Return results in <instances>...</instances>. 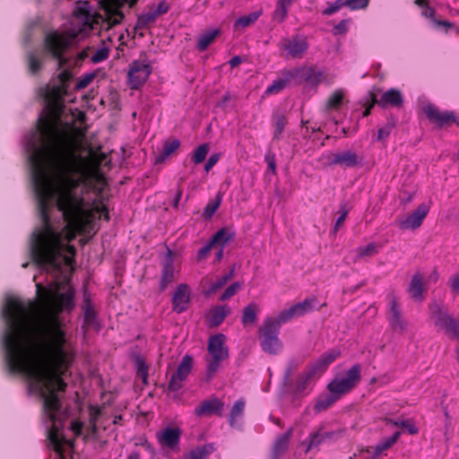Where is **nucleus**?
<instances>
[{"label":"nucleus","instance_id":"nucleus-1","mask_svg":"<svg viewBox=\"0 0 459 459\" xmlns=\"http://www.w3.org/2000/svg\"><path fill=\"white\" fill-rule=\"evenodd\" d=\"M34 162L41 171L38 190L43 199L54 198L66 221L65 238L48 221L34 235L33 254L42 262L59 265V259L70 265L74 248L68 245L76 232L89 221L90 208L75 187L87 178L99 179L96 160L85 146L83 136L75 134L56 145L39 151Z\"/></svg>","mask_w":459,"mask_h":459},{"label":"nucleus","instance_id":"nucleus-2","mask_svg":"<svg viewBox=\"0 0 459 459\" xmlns=\"http://www.w3.org/2000/svg\"><path fill=\"white\" fill-rule=\"evenodd\" d=\"M72 298L68 285H54L39 292L35 303L13 300L8 308L11 326L6 344L12 364L39 382L44 390V407L49 411L58 408L55 392L64 390L62 376L68 367L55 316Z\"/></svg>","mask_w":459,"mask_h":459},{"label":"nucleus","instance_id":"nucleus-3","mask_svg":"<svg viewBox=\"0 0 459 459\" xmlns=\"http://www.w3.org/2000/svg\"><path fill=\"white\" fill-rule=\"evenodd\" d=\"M93 20L90 17H85L82 19L79 16H75L73 23L79 26L81 23L82 27L78 30H73L71 34H60L57 32H53L48 34L45 39L46 48L55 56H57L61 54V52L72 44L75 37L80 35L81 33H87L92 28Z\"/></svg>","mask_w":459,"mask_h":459},{"label":"nucleus","instance_id":"nucleus-4","mask_svg":"<svg viewBox=\"0 0 459 459\" xmlns=\"http://www.w3.org/2000/svg\"><path fill=\"white\" fill-rule=\"evenodd\" d=\"M152 68L147 56L134 60L128 65L127 84L131 89H140L149 79Z\"/></svg>","mask_w":459,"mask_h":459},{"label":"nucleus","instance_id":"nucleus-5","mask_svg":"<svg viewBox=\"0 0 459 459\" xmlns=\"http://www.w3.org/2000/svg\"><path fill=\"white\" fill-rule=\"evenodd\" d=\"M360 379V367L353 365L347 372L346 377L332 380L327 388L334 399L352 389Z\"/></svg>","mask_w":459,"mask_h":459},{"label":"nucleus","instance_id":"nucleus-6","mask_svg":"<svg viewBox=\"0 0 459 459\" xmlns=\"http://www.w3.org/2000/svg\"><path fill=\"white\" fill-rule=\"evenodd\" d=\"M226 337L219 333L212 336L208 342V351L212 355L213 361L208 366L207 372L212 375L218 368L220 361L229 356L228 348L225 345Z\"/></svg>","mask_w":459,"mask_h":459},{"label":"nucleus","instance_id":"nucleus-7","mask_svg":"<svg viewBox=\"0 0 459 459\" xmlns=\"http://www.w3.org/2000/svg\"><path fill=\"white\" fill-rule=\"evenodd\" d=\"M193 366V357L190 355H185L176 371L172 375L169 381V388L173 390L178 389L182 383L186 380L189 375Z\"/></svg>","mask_w":459,"mask_h":459},{"label":"nucleus","instance_id":"nucleus-8","mask_svg":"<svg viewBox=\"0 0 459 459\" xmlns=\"http://www.w3.org/2000/svg\"><path fill=\"white\" fill-rule=\"evenodd\" d=\"M429 212V205L426 204H420L413 211V212L404 221L401 222V228L404 230H415L418 229L424 218Z\"/></svg>","mask_w":459,"mask_h":459},{"label":"nucleus","instance_id":"nucleus-9","mask_svg":"<svg viewBox=\"0 0 459 459\" xmlns=\"http://www.w3.org/2000/svg\"><path fill=\"white\" fill-rule=\"evenodd\" d=\"M422 111L430 122L440 127L451 123V119L453 118L452 112H440L436 107L430 104L426 105L422 108Z\"/></svg>","mask_w":459,"mask_h":459},{"label":"nucleus","instance_id":"nucleus-10","mask_svg":"<svg viewBox=\"0 0 459 459\" xmlns=\"http://www.w3.org/2000/svg\"><path fill=\"white\" fill-rule=\"evenodd\" d=\"M190 295L186 285H180L173 296V308L178 313L185 311L189 304Z\"/></svg>","mask_w":459,"mask_h":459},{"label":"nucleus","instance_id":"nucleus-11","mask_svg":"<svg viewBox=\"0 0 459 459\" xmlns=\"http://www.w3.org/2000/svg\"><path fill=\"white\" fill-rule=\"evenodd\" d=\"M403 99L402 92L397 89H390L386 91L377 101V103L382 108L389 106L400 107L403 105Z\"/></svg>","mask_w":459,"mask_h":459},{"label":"nucleus","instance_id":"nucleus-12","mask_svg":"<svg viewBox=\"0 0 459 459\" xmlns=\"http://www.w3.org/2000/svg\"><path fill=\"white\" fill-rule=\"evenodd\" d=\"M310 309V302L304 301L303 303L297 304L291 307L290 309L283 311L279 316V321L283 322L291 318L292 316H301L308 312Z\"/></svg>","mask_w":459,"mask_h":459},{"label":"nucleus","instance_id":"nucleus-13","mask_svg":"<svg viewBox=\"0 0 459 459\" xmlns=\"http://www.w3.org/2000/svg\"><path fill=\"white\" fill-rule=\"evenodd\" d=\"M180 430L178 428H167L162 431L160 437V442L169 447H175L179 441Z\"/></svg>","mask_w":459,"mask_h":459},{"label":"nucleus","instance_id":"nucleus-14","mask_svg":"<svg viewBox=\"0 0 459 459\" xmlns=\"http://www.w3.org/2000/svg\"><path fill=\"white\" fill-rule=\"evenodd\" d=\"M341 352L337 350L328 351L319 358L313 365L314 371H324L326 368L334 361Z\"/></svg>","mask_w":459,"mask_h":459},{"label":"nucleus","instance_id":"nucleus-15","mask_svg":"<svg viewBox=\"0 0 459 459\" xmlns=\"http://www.w3.org/2000/svg\"><path fill=\"white\" fill-rule=\"evenodd\" d=\"M100 4L109 18L114 17V22H117L121 19L119 13L120 0H102Z\"/></svg>","mask_w":459,"mask_h":459},{"label":"nucleus","instance_id":"nucleus-16","mask_svg":"<svg viewBox=\"0 0 459 459\" xmlns=\"http://www.w3.org/2000/svg\"><path fill=\"white\" fill-rule=\"evenodd\" d=\"M222 407V402L214 398L203 403L198 408L195 409V412L197 415L210 414L220 411Z\"/></svg>","mask_w":459,"mask_h":459},{"label":"nucleus","instance_id":"nucleus-17","mask_svg":"<svg viewBox=\"0 0 459 459\" xmlns=\"http://www.w3.org/2000/svg\"><path fill=\"white\" fill-rule=\"evenodd\" d=\"M265 325V339L263 342V347L264 350L272 352L274 351L278 343L277 338L275 336L270 335L271 329L273 327V323L270 321H266Z\"/></svg>","mask_w":459,"mask_h":459},{"label":"nucleus","instance_id":"nucleus-18","mask_svg":"<svg viewBox=\"0 0 459 459\" xmlns=\"http://www.w3.org/2000/svg\"><path fill=\"white\" fill-rule=\"evenodd\" d=\"M262 14V10L238 18L234 22V28H245L253 24Z\"/></svg>","mask_w":459,"mask_h":459},{"label":"nucleus","instance_id":"nucleus-19","mask_svg":"<svg viewBox=\"0 0 459 459\" xmlns=\"http://www.w3.org/2000/svg\"><path fill=\"white\" fill-rule=\"evenodd\" d=\"M333 162L340 165L353 166L357 164V156L354 152H345L337 154L333 159Z\"/></svg>","mask_w":459,"mask_h":459},{"label":"nucleus","instance_id":"nucleus-20","mask_svg":"<svg viewBox=\"0 0 459 459\" xmlns=\"http://www.w3.org/2000/svg\"><path fill=\"white\" fill-rule=\"evenodd\" d=\"M220 30L213 29L200 37L197 42V47L200 50H204L214 40V39L219 35Z\"/></svg>","mask_w":459,"mask_h":459},{"label":"nucleus","instance_id":"nucleus-21","mask_svg":"<svg viewBox=\"0 0 459 459\" xmlns=\"http://www.w3.org/2000/svg\"><path fill=\"white\" fill-rule=\"evenodd\" d=\"M257 318V307L254 304L247 306L243 310L242 323L244 325L254 324Z\"/></svg>","mask_w":459,"mask_h":459},{"label":"nucleus","instance_id":"nucleus-22","mask_svg":"<svg viewBox=\"0 0 459 459\" xmlns=\"http://www.w3.org/2000/svg\"><path fill=\"white\" fill-rule=\"evenodd\" d=\"M409 291L414 299H420L422 296V282L420 275H415L411 282Z\"/></svg>","mask_w":459,"mask_h":459},{"label":"nucleus","instance_id":"nucleus-23","mask_svg":"<svg viewBox=\"0 0 459 459\" xmlns=\"http://www.w3.org/2000/svg\"><path fill=\"white\" fill-rule=\"evenodd\" d=\"M228 314V308L223 307H216L212 310L211 316V323L214 325H220Z\"/></svg>","mask_w":459,"mask_h":459},{"label":"nucleus","instance_id":"nucleus-24","mask_svg":"<svg viewBox=\"0 0 459 459\" xmlns=\"http://www.w3.org/2000/svg\"><path fill=\"white\" fill-rule=\"evenodd\" d=\"M214 450L212 445H205L203 447L196 448L192 451L191 458L192 459H204L209 454H211Z\"/></svg>","mask_w":459,"mask_h":459},{"label":"nucleus","instance_id":"nucleus-25","mask_svg":"<svg viewBox=\"0 0 459 459\" xmlns=\"http://www.w3.org/2000/svg\"><path fill=\"white\" fill-rule=\"evenodd\" d=\"M209 150V145L207 143L201 144L197 147V149L195 151L193 160L195 164H199L202 161L204 160L207 152Z\"/></svg>","mask_w":459,"mask_h":459},{"label":"nucleus","instance_id":"nucleus-26","mask_svg":"<svg viewBox=\"0 0 459 459\" xmlns=\"http://www.w3.org/2000/svg\"><path fill=\"white\" fill-rule=\"evenodd\" d=\"M169 10V5L165 1H161L156 7V9L145 14V21L154 20L157 15L167 13Z\"/></svg>","mask_w":459,"mask_h":459},{"label":"nucleus","instance_id":"nucleus-27","mask_svg":"<svg viewBox=\"0 0 459 459\" xmlns=\"http://www.w3.org/2000/svg\"><path fill=\"white\" fill-rule=\"evenodd\" d=\"M221 204V198H217L211 203H209L203 212V216L205 219H210L212 217V215L215 213V212L218 210L219 206Z\"/></svg>","mask_w":459,"mask_h":459},{"label":"nucleus","instance_id":"nucleus-28","mask_svg":"<svg viewBox=\"0 0 459 459\" xmlns=\"http://www.w3.org/2000/svg\"><path fill=\"white\" fill-rule=\"evenodd\" d=\"M230 238L231 236L228 235L225 230H220L214 234L211 241L213 242V245L218 243L221 247H224Z\"/></svg>","mask_w":459,"mask_h":459},{"label":"nucleus","instance_id":"nucleus-29","mask_svg":"<svg viewBox=\"0 0 459 459\" xmlns=\"http://www.w3.org/2000/svg\"><path fill=\"white\" fill-rule=\"evenodd\" d=\"M180 145V142L178 139L172 140L170 143H166L163 145V156L164 158L169 156L175 152Z\"/></svg>","mask_w":459,"mask_h":459},{"label":"nucleus","instance_id":"nucleus-30","mask_svg":"<svg viewBox=\"0 0 459 459\" xmlns=\"http://www.w3.org/2000/svg\"><path fill=\"white\" fill-rule=\"evenodd\" d=\"M344 92L342 90H337L330 96L328 105L330 107H337L343 100Z\"/></svg>","mask_w":459,"mask_h":459},{"label":"nucleus","instance_id":"nucleus-31","mask_svg":"<svg viewBox=\"0 0 459 459\" xmlns=\"http://www.w3.org/2000/svg\"><path fill=\"white\" fill-rule=\"evenodd\" d=\"M346 6L345 0H336L331 4L327 8L323 11V14L330 15L340 10L342 7Z\"/></svg>","mask_w":459,"mask_h":459},{"label":"nucleus","instance_id":"nucleus-32","mask_svg":"<svg viewBox=\"0 0 459 459\" xmlns=\"http://www.w3.org/2000/svg\"><path fill=\"white\" fill-rule=\"evenodd\" d=\"M49 438L51 442L55 445L56 450L60 451L63 448L64 444H67L68 446H72L70 441H64L57 433H50Z\"/></svg>","mask_w":459,"mask_h":459},{"label":"nucleus","instance_id":"nucleus-33","mask_svg":"<svg viewBox=\"0 0 459 459\" xmlns=\"http://www.w3.org/2000/svg\"><path fill=\"white\" fill-rule=\"evenodd\" d=\"M295 0H280L279 4L281 6V11L277 12V15L279 16L280 22H282L288 13V6L294 2Z\"/></svg>","mask_w":459,"mask_h":459},{"label":"nucleus","instance_id":"nucleus-34","mask_svg":"<svg viewBox=\"0 0 459 459\" xmlns=\"http://www.w3.org/2000/svg\"><path fill=\"white\" fill-rule=\"evenodd\" d=\"M369 0H345L346 6L352 10L365 8Z\"/></svg>","mask_w":459,"mask_h":459},{"label":"nucleus","instance_id":"nucleus-35","mask_svg":"<svg viewBox=\"0 0 459 459\" xmlns=\"http://www.w3.org/2000/svg\"><path fill=\"white\" fill-rule=\"evenodd\" d=\"M94 78L93 74H84L82 78H80L76 83V90H82L84 89L90 82H92Z\"/></svg>","mask_w":459,"mask_h":459},{"label":"nucleus","instance_id":"nucleus-36","mask_svg":"<svg viewBox=\"0 0 459 459\" xmlns=\"http://www.w3.org/2000/svg\"><path fill=\"white\" fill-rule=\"evenodd\" d=\"M108 56V50L106 48H102L98 49L94 55L91 56V60L94 63H99L100 61L105 60Z\"/></svg>","mask_w":459,"mask_h":459},{"label":"nucleus","instance_id":"nucleus-37","mask_svg":"<svg viewBox=\"0 0 459 459\" xmlns=\"http://www.w3.org/2000/svg\"><path fill=\"white\" fill-rule=\"evenodd\" d=\"M399 436L400 433L396 432L393 436L387 437L377 446V450H383L390 447L393 444H394L397 441Z\"/></svg>","mask_w":459,"mask_h":459},{"label":"nucleus","instance_id":"nucleus-38","mask_svg":"<svg viewBox=\"0 0 459 459\" xmlns=\"http://www.w3.org/2000/svg\"><path fill=\"white\" fill-rule=\"evenodd\" d=\"M240 287L241 286L238 282H235V283L231 284L230 287L227 288V290L221 295V299L225 300V299L230 298L240 289Z\"/></svg>","mask_w":459,"mask_h":459},{"label":"nucleus","instance_id":"nucleus-39","mask_svg":"<svg viewBox=\"0 0 459 459\" xmlns=\"http://www.w3.org/2000/svg\"><path fill=\"white\" fill-rule=\"evenodd\" d=\"M307 44L304 41H294L290 47V52L293 55L303 52L307 48Z\"/></svg>","mask_w":459,"mask_h":459},{"label":"nucleus","instance_id":"nucleus-40","mask_svg":"<svg viewBox=\"0 0 459 459\" xmlns=\"http://www.w3.org/2000/svg\"><path fill=\"white\" fill-rule=\"evenodd\" d=\"M394 425L401 426V427L405 428L410 434H416V433H418V428L412 422H408V421H404V420H403V421H394Z\"/></svg>","mask_w":459,"mask_h":459},{"label":"nucleus","instance_id":"nucleus-41","mask_svg":"<svg viewBox=\"0 0 459 459\" xmlns=\"http://www.w3.org/2000/svg\"><path fill=\"white\" fill-rule=\"evenodd\" d=\"M285 84H286V82L282 81V80L273 82V84L267 88L266 92L273 93V92L279 91L285 87Z\"/></svg>","mask_w":459,"mask_h":459},{"label":"nucleus","instance_id":"nucleus-42","mask_svg":"<svg viewBox=\"0 0 459 459\" xmlns=\"http://www.w3.org/2000/svg\"><path fill=\"white\" fill-rule=\"evenodd\" d=\"M444 327L447 333L459 340V326L456 323L452 322L450 325H445Z\"/></svg>","mask_w":459,"mask_h":459},{"label":"nucleus","instance_id":"nucleus-43","mask_svg":"<svg viewBox=\"0 0 459 459\" xmlns=\"http://www.w3.org/2000/svg\"><path fill=\"white\" fill-rule=\"evenodd\" d=\"M376 251V247L373 244H369L367 247H359L357 249L359 256L367 255Z\"/></svg>","mask_w":459,"mask_h":459},{"label":"nucleus","instance_id":"nucleus-44","mask_svg":"<svg viewBox=\"0 0 459 459\" xmlns=\"http://www.w3.org/2000/svg\"><path fill=\"white\" fill-rule=\"evenodd\" d=\"M244 402L243 401H238L235 403V404L232 407L231 411V416L232 417H238L240 415L244 410Z\"/></svg>","mask_w":459,"mask_h":459},{"label":"nucleus","instance_id":"nucleus-45","mask_svg":"<svg viewBox=\"0 0 459 459\" xmlns=\"http://www.w3.org/2000/svg\"><path fill=\"white\" fill-rule=\"evenodd\" d=\"M58 113V105L55 103V105L51 108L49 117L47 118L46 123L49 125H54L56 118Z\"/></svg>","mask_w":459,"mask_h":459},{"label":"nucleus","instance_id":"nucleus-46","mask_svg":"<svg viewBox=\"0 0 459 459\" xmlns=\"http://www.w3.org/2000/svg\"><path fill=\"white\" fill-rule=\"evenodd\" d=\"M213 247V242L212 241H209L204 247H203L199 251H198V257L200 259L205 257L209 253L210 251L212 250Z\"/></svg>","mask_w":459,"mask_h":459},{"label":"nucleus","instance_id":"nucleus-47","mask_svg":"<svg viewBox=\"0 0 459 459\" xmlns=\"http://www.w3.org/2000/svg\"><path fill=\"white\" fill-rule=\"evenodd\" d=\"M219 159V153L212 155L204 166L205 170L208 172L218 162Z\"/></svg>","mask_w":459,"mask_h":459},{"label":"nucleus","instance_id":"nucleus-48","mask_svg":"<svg viewBox=\"0 0 459 459\" xmlns=\"http://www.w3.org/2000/svg\"><path fill=\"white\" fill-rule=\"evenodd\" d=\"M348 21L343 20L334 27L335 33L342 34L347 30Z\"/></svg>","mask_w":459,"mask_h":459},{"label":"nucleus","instance_id":"nucleus-49","mask_svg":"<svg viewBox=\"0 0 459 459\" xmlns=\"http://www.w3.org/2000/svg\"><path fill=\"white\" fill-rule=\"evenodd\" d=\"M230 276H225L223 277L221 281H219L218 282L214 283L211 288H210V291H213L215 290L216 289L218 288H221L222 285L225 284V282L228 281Z\"/></svg>","mask_w":459,"mask_h":459},{"label":"nucleus","instance_id":"nucleus-50","mask_svg":"<svg viewBox=\"0 0 459 459\" xmlns=\"http://www.w3.org/2000/svg\"><path fill=\"white\" fill-rule=\"evenodd\" d=\"M389 134H390L389 129L381 128L378 130L377 138L379 140L384 139V138L387 137L389 135Z\"/></svg>","mask_w":459,"mask_h":459},{"label":"nucleus","instance_id":"nucleus-51","mask_svg":"<svg viewBox=\"0 0 459 459\" xmlns=\"http://www.w3.org/2000/svg\"><path fill=\"white\" fill-rule=\"evenodd\" d=\"M71 429L73 430L74 434L76 436L81 431V424L77 421H74L71 424Z\"/></svg>","mask_w":459,"mask_h":459},{"label":"nucleus","instance_id":"nucleus-52","mask_svg":"<svg viewBox=\"0 0 459 459\" xmlns=\"http://www.w3.org/2000/svg\"><path fill=\"white\" fill-rule=\"evenodd\" d=\"M241 63V58L239 56H234L233 58L230 59V65L234 67L236 65H238V64Z\"/></svg>","mask_w":459,"mask_h":459},{"label":"nucleus","instance_id":"nucleus-53","mask_svg":"<svg viewBox=\"0 0 459 459\" xmlns=\"http://www.w3.org/2000/svg\"><path fill=\"white\" fill-rule=\"evenodd\" d=\"M452 288L455 290L459 291V276H457V277L453 279V281H452Z\"/></svg>","mask_w":459,"mask_h":459},{"label":"nucleus","instance_id":"nucleus-54","mask_svg":"<svg viewBox=\"0 0 459 459\" xmlns=\"http://www.w3.org/2000/svg\"><path fill=\"white\" fill-rule=\"evenodd\" d=\"M452 119H451V122H454L458 126H459V116H455L453 112H452Z\"/></svg>","mask_w":459,"mask_h":459},{"label":"nucleus","instance_id":"nucleus-55","mask_svg":"<svg viewBox=\"0 0 459 459\" xmlns=\"http://www.w3.org/2000/svg\"><path fill=\"white\" fill-rule=\"evenodd\" d=\"M331 403H332V401H330V402H329V403H327L326 404H323V403H318L316 404V409H317V410H321V409L325 408V407H326L328 404H330Z\"/></svg>","mask_w":459,"mask_h":459},{"label":"nucleus","instance_id":"nucleus-56","mask_svg":"<svg viewBox=\"0 0 459 459\" xmlns=\"http://www.w3.org/2000/svg\"><path fill=\"white\" fill-rule=\"evenodd\" d=\"M222 255H223V247H221V249L218 251L216 256L220 260V259H221Z\"/></svg>","mask_w":459,"mask_h":459},{"label":"nucleus","instance_id":"nucleus-57","mask_svg":"<svg viewBox=\"0 0 459 459\" xmlns=\"http://www.w3.org/2000/svg\"><path fill=\"white\" fill-rule=\"evenodd\" d=\"M61 76H62L63 80H66L70 77V74L65 71V72L62 73Z\"/></svg>","mask_w":459,"mask_h":459},{"label":"nucleus","instance_id":"nucleus-58","mask_svg":"<svg viewBox=\"0 0 459 459\" xmlns=\"http://www.w3.org/2000/svg\"><path fill=\"white\" fill-rule=\"evenodd\" d=\"M392 309L394 310V313L395 315L398 313V311H397V307H396V305H395V303H394V304H393Z\"/></svg>","mask_w":459,"mask_h":459},{"label":"nucleus","instance_id":"nucleus-59","mask_svg":"<svg viewBox=\"0 0 459 459\" xmlns=\"http://www.w3.org/2000/svg\"><path fill=\"white\" fill-rule=\"evenodd\" d=\"M344 218H345V214L342 215V216L338 219L337 223H341V222H342V221H343V220H344Z\"/></svg>","mask_w":459,"mask_h":459},{"label":"nucleus","instance_id":"nucleus-60","mask_svg":"<svg viewBox=\"0 0 459 459\" xmlns=\"http://www.w3.org/2000/svg\"><path fill=\"white\" fill-rule=\"evenodd\" d=\"M371 106H369L364 112V116H368L370 113Z\"/></svg>","mask_w":459,"mask_h":459},{"label":"nucleus","instance_id":"nucleus-61","mask_svg":"<svg viewBox=\"0 0 459 459\" xmlns=\"http://www.w3.org/2000/svg\"><path fill=\"white\" fill-rule=\"evenodd\" d=\"M439 24H442V25L446 26V27L450 26V23L447 22H439Z\"/></svg>","mask_w":459,"mask_h":459},{"label":"nucleus","instance_id":"nucleus-62","mask_svg":"<svg viewBox=\"0 0 459 459\" xmlns=\"http://www.w3.org/2000/svg\"><path fill=\"white\" fill-rule=\"evenodd\" d=\"M416 3L420 5L423 4V0H416Z\"/></svg>","mask_w":459,"mask_h":459},{"label":"nucleus","instance_id":"nucleus-63","mask_svg":"<svg viewBox=\"0 0 459 459\" xmlns=\"http://www.w3.org/2000/svg\"><path fill=\"white\" fill-rule=\"evenodd\" d=\"M130 459H138V456L137 455H133L130 457Z\"/></svg>","mask_w":459,"mask_h":459}]
</instances>
